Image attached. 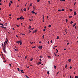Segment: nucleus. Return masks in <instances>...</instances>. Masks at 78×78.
Returning <instances> with one entry per match:
<instances>
[{"label":"nucleus","mask_w":78,"mask_h":78,"mask_svg":"<svg viewBox=\"0 0 78 78\" xmlns=\"http://www.w3.org/2000/svg\"><path fill=\"white\" fill-rule=\"evenodd\" d=\"M8 39L7 38H6V40L4 42V47L5 46V45L6 44H7V42H8Z\"/></svg>","instance_id":"f257e3e1"},{"label":"nucleus","mask_w":78,"mask_h":78,"mask_svg":"<svg viewBox=\"0 0 78 78\" xmlns=\"http://www.w3.org/2000/svg\"><path fill=\"white\" fill-rule=\"evenodd\" d=\"M3 51H4V52H5V53H6V49H5V47H3Z\"/></svg>","instance_id":"f03ea898"},{"label":"nucleus","mask_w":78,"mask_h":78,"mask_svg":"<svg viewBox=\"0 0 78 78\" xmlns=\"http://www.w3.org/2000/svg\"><path fill=\"white\" fill-rule=\"evenodd\" d=\"M20 19H21V20H24V18H23V16H21L20 17Z\"/></svg>","instance_id":"7ed1b4c3"},{"label":"nucleus","mask_w":78,"mask_h":78,"mask_svg":"<svg viewBox=\"0 0 78 78\" xmlns=\"http://www.w3.org/2000/svg\"><path fill=\"white\" fill-rule=\"evenodd\" d=\"M16 41V43H17V44H20V41Z\"/></svg>","instance_id":"20e7f679"},{"label":"nucleus","mask_w":78,"mask_h":78,"mask_svg":"<svg viewBox=\"0 0 78 78\" xmlns=\"http://www.w3.org/2000/svg\"><path fill=\"white\" fill-rule=\"evenodd\" d=\"M39 48L40 49H42V46H40Z\"/></svg>","instance_id":"39448f33"},{"label":"nucleus","mask_w":78,"mask_h":78,"mask_svg":"<svg viewBox=\"0 0 78 78\" xmlns=\"http://www.w3.org/2000/svg\"><path fill=\"white\" fill-rule=\"evenodd\" d=\"M37 64H38V65H39L40 64H41V62H38V63H37Z\"/></svg>","instance_id":"423d86ee"},{"label":"nucleus","mask_w":78,"mask_h":78,"mask_svg":"<svg viewBox=\"0 0 78 78\" xmlns=\"http://www.w3.org/2000/svg\"><path fill=\"white\" fill-rule=\"evenodd\" d=\"M20 45H22V41H20Z\"/></svg>","instance_id":"0eeeda50"},{"label":"nucleus","mask_w":78,"mask_h":78,"mask_svg":"<svg viewBox=\"0 0 78 78\" xmlns=\"http://www.w3.org/2000/svg\"><path fill=\"white\" fill-rule=\"evenodd\" d=\"M72 61V60H71V59H68V61H69V62H71V61Z\"/></svg>","instance_id":"6e6552de"},{"label":"nucleus","mask_w":78,"mask_h":78,"mask_svg":"<svg viewBox=\"0 0 78 78\" xmlns=\"http://www.w3.org/2000/svg\"><path fill=\"white\" fill-rule=\"evenodd\" d=\"M0 25H2V26H4V25L2 23H0Z\"/></svg>","instance_id":"1a4fd4ad"},{"label":"nucleus","mask_w":78,"mask_h":78,"mask_svg":"<svg viewBox=\"0 0 78 78\" xmlns=\"http://www.w3.org/2000/svg\"><path fill=\"white\" fill-rule=\"evenodd\" d=\"M76 25V23H75L74 25H73V27H75V26Z\"/></svg>","instance_id":"9d476101"},{"label":"nucleus","mask_w":78,"mask_h":78,"mask_svg":"<svg viewBox=\"0 0 78 78\" xmlns=\"http://www.w3.org/2000/svg\"><path fill=\"white\" fill-rule=\"evenodd\" d=\"M21 73H24V72H23V70H21Z\"/></svg>","instance_id":"9b49d317"},{"label":"nucleus","mask_w":78,"mask_h":78,"mask_svg":"<svg viewBox=\"0 0 78 78\" xmlns=\"http://www.w3.org/2000/svg\"><path fill=\"white\" fill-rule=\"evenodd\" d=\"M66 23H67V21H68V20H67V19H66Z\"/></svg>","instance_id":"f8f14e48"},{"label":"nucleus","mask_w":78,"mask_h":78,"mask_svg":"<svg viewBox=\"0 0 78 78\" xmlns=\"http://www.w3.org/2000/svg\"><path fill=\"white\" fill-rule=\"evenodd\" d=\"M32 13H33V14H34V13H35V12H34V10H33Z\"/></svg>","instance_id":"ddd939ff"},{"label":"nucleus","mask_w":78,"mask_h":78,"mask_svg":"<svg viewBox=\"0 0 78 78\" xmlns=\"http://www.w3.org/2000/svg\"><path fill=\"white\" fill-rule=\"evenodd\" d=\"M67 65L66 64L65 66V69H67Z\"/></svg>","instance_id":"4468645a"},{"label":"nucleus","mask_w":78,"mask_h":78,"mask_svg":"<svg viewBox=\"0 0 78 78\" xmlns=\"http://www.w3.org/2000/svg\"><path fill=\"white\" fill-rule=\"evenodd\" d=\"M45 36V35H43L42 37L43 39H44V37Z\"/></svg>","instance_id":"2eb2a0df"},{"label":"nucleus","mask_w":78,"mask_h":78,"mask_svg":"<svg viewBox=\"0 0 78 78\" xmlns=\"http://www.w3.org/2000/svg\"><path fill=\"white\" fill-rule=\"evenodd\" d=\"M74 15H76V12L75 11L74 13Z\"/></svg>","instance_id":"dca6fc26"},{"label":"nucleus","mask_w":78,"mask_h":78,"mask_svg":"<svg viewBox=\"0 0 78 78\" xmlns=\"http://www.w3.org/2000/svg\"><path fill=\"white\" fill-rule=\"evenodd\" d=\"M11 4L10 3H9V6H11Z\"/></svg>","instance_id":"f3484780"},{"label":"nucleus","mask_w":78,"mask_h":78,"mask_svg":"<svg viewBox=\"0 0 78 78\" xmlns=\"http://www.w3.org/2000/svg\"><path fill=\"white\" fill-rule=\"evenodd\" d=\"M47 73L48 74H50V73H49V71L47 72Z\"/></svg>","instance_id":"a211bd4d"},{"label":"nucleus","mask_w":78,"mask_h":78,"mask_svg":"<svg viewBox=\"0 0 78 78\" xmlns=\"http://www.w3.org/2000/svg\"><path fill=\"white\" fill-rule=\"evenodd\" d=\"M30 61H32V60H33V58H32L30 59Z\"/></svg>","instance_id":"6ab92c4d"},{"label":"nucleus","mask_w":78,"mask_h":78,"mask_svg":"<svg viewBox=\"0 0 78 78\" xmlns=\"http://www.w3.org/2000/svg\"><path fill=\"white\" fill-rule=\"evenodd\" d=\"M29 27H30L29 28V29H30V28H31V26H29Z\"/></svg>","instance_id":"aec40b11"},{"label":"nucleus","mask_w":78,"mask_h":78,"mask_svg":"<svg viewBox=\"0 0 78 78\" xmlns=\"http://www.w3.org/2000/svg\"><path fill=\"white\" fill-rule=\"evenodd\" d=\"M26 8H25L24 9V11H26Z\"/></svg>","instance_id":"412c9836"},{"label":"nucleus","mask_w":78,"mask_h":78,"mask_svg":"<svg viewBox=\"0 0 78 78\" xmlns=\"http://www.w3.org/2000/svg\"><path fill=\"white\" fill-rule=\"evenodd\" d=\"M32 6V4H30L29 6Z\"/></svg>","instance_id":"4be33fe9"},{"label":"nucleus","mask_w":78,"mask_h":78,"mask_svg":"<svg viewBox=\"0 0 78 78\" xmlns=\"http://www.w3.org/2000/svg\"><path fill=\"white\" fill-rule=\"evenodd\" d=\"M48 27L49 28H50V27H51V25H50L48 26Z\"/></svg>","instance_id":"5701e85b"},{"label":"nucleus","mask_w":78,"mask_h":78,"mask_svg":"<svg viewBox=\"0 0 78 78\" xmlns=\"http://www.w3.org/2000/svg\"><path fill=\"white\" fill-rule=\"evenodd\" d=\"M54 68L55 69H56V66L55 65L54 66Z\"/></svg>","instance_id":"b1692460"},{"label":"nucleus","mask_w":78,"mask_h":78,"mask_svg":"<svg viewBox=\"0 0 78 78\" xmlns=\"http://www.w3.org/2000/svg\"><path fill=\"white\" fill-rule=\"evenodd\" d=\"M61 11H64V9H62Z\"/></svg>","instance_id":"393cba45"},{"label":"nucleus","mask_w":78,"mask_h":78,"mask_svg":"<svg viewBox=\"0 0 78 78\" xmlns=\"http://www.w3.org/2000/svg\"><path fill=\"white\" fill-rule=\"evenodd\" d=\"M56 39H59V37L58 36L57 37Z\"/></svg>","instance_id":"a878e982"},{"label":"nucleus","mask_w":78,"mask_h":78,"mask_svg":"<svg viewBox=\"0 0 78 78\" xmlns=\"http://www.w3.org/2000/svg\"><path fill=\"white\" fill-rule=\"evenodd\" d=\"M37 31V30H34V33H36Z\"/></svg>","instance_id":"bb28decb"},{"label":"nucleus","mask_w":78,"mask_h":78,"mask_svg":"<svg viewBox=\"0 0 78 78\" xmlns=\"http://www.w3.org/2000/svg\"><path fill=\"white\" fill-rule=\"evenodd\" d=\"M17 69H18V71H19L20 70V69H19V68H17Z\"/></svg>","instance_id":"cd10ccee"},{"label":"nucleus","mask_w":78,"mask_h":78,"mask_svg":"<svg viewBox=\"0 0 78 78\" xmlns=\"http://www.w3.org/2000/svg\"><path fill=\"white\" fill-rule=\"evenodd\" d=\"M75 5H76V2H75L74 4V5L75 6Z\"/></svg>","instance_id":"c85d7f7f"},{"label":"nucleus","mask_w":78,"mask_h":78,"mask_svg":"<svg viewBox=\"0 0 78 78\" xmlns=\"http://www.w3.org/2000/svg\"><path fill=\"white\" fill-rule=\"evenodd\" d=\"M58 11H60V12H61V10L58 9Z\"/></svg>","instance_id":"c756f323"},{"label":"nucleus","mask_w":78,"mask_h":78,"mask_svg":"<svg viewBox=\"0 0 78 78\" xmlns=\"http://www.w3.org/2000/svg\"><path fill=\"white\" fill-rule=\"evenodd\" d=\"M75 78H78V76H75Z\"/></svg>","instance_id":"7c9ffc66"},{"label":"nucleus","mask_w":78,"mask_h":78,"mask_svg":"<svg viewBox=\"0 0 78 78\" xmlns=\"http://www.w3.org/2000/svg\"><path fill=\"white\" fill-rule=\"evenodd\" d=\"M25 76H26V77H27V78H29V77H28V76L27 75H26Z\"/></svg>","instance_id":"2f4dec72"},{"label":"nucleus","mask_w":78,"mask_h":78,"mask_svg":"<svg viewBox=\"0 0 78 78\" xmlns=\"http://www.w3.org/2000/svg\"><path fill=\"white\" fill-rule=\"evenodd\" d=\"M70 23H71V24H72V23H73V21H71V22H70Z\"/></svg>","instance_id":"473e14b6"},{"label":"nucleus","mask_w":78,"mask_h":78,"mask_svg":"<svg viewBox=\"0 0 78 78\" xmlns=\"http://www.w3.org/2000/svg\"><path fill=\"white\" fill-rule=\"evenodd\" d=\"M33 29H34V28H32L30 29L31 30H33Z\"/></svg>","instance_id":"72a5a7b5"},{"label":"nucleus","mask_w":78,"mask_h":78,"mask_svg":"<svg viewBox=\"0 0 78 78\" xmlns=\"http://www.w3.org/2000/svg\"><path fill=\"white\" fill-rule=\"evenodd\" d=\"M69 10H70V11H71V12L72 11V9H70Z\"/></svg>","instance_id":"f704fd0d"},{"label":"nucleus","mask_w":78,"mask_h":78,"mask_svg":"<svg viewBox=\"0 0 78 78\" xmlns=\"http://www.w3.org/2000/svg\"><path fill=\"white\" fill-rule=\"evenodd\" d=\"M48 3H49V4H51V3H50V1H48Z\"/></svg>","instance_id":"c9c22d12"},{"label":"nucleus","mask_w":78,"mask_h":78,"mask_svg":"<svg viewBox=\"0 0 78 78\" xmlns=\"http://www.w3.org/2000/svg\"><path fill=\"white\" fill-rule=\"evenodd\" d=\"M16 27H19V26L18 25H16Z\"/></svg>","instance_id":"e433bc0d"},{"label":"nucleus","mask_w":78,"mask_h":78,"mask_svg":"<svg viewBox=\"0 0 78 78\" xmlns=\"http://www.w3.org/2000/svg\"><path fill=\"white\" fill-rule=\"evenodd\" d=\"M27 58V56H26L25 57V59H26Z\"/></svg>","instance_id":"4c0bfd02"},{"label":"nucleus","mask_w":78,"mask_h":78,"mask_svg":"<svg viewBox=\"0 0 78 78\" xmlns=\"http://www.w3.org/2000/svg\"><path fill=\"white\" fill-rule=\"evenodd\" d=\"M19 19H20V18H17V20H19Z\"/></svg>","instance_id":"58836bf2"},{"label":"nucleus","mask_w":78,"mask_h":78,"mask_svg":"<svg viewBox=\"0 0 78 78\" xmlns=\"http://www.w3.org/2000/svg\"><path fill=\"white\" fill-rule=\"evenodd\" d=\"M37 2H40V1L39 0H37Z\"/></svg>","instance_id":"ea45409f"},{"label":"nucleus","mask_w":78,"mask_h":78,"mask_svg":"<svg viewBox=\"0 0 78 78\" xmlns=\"http://www.w3.org/2000/svg\"><path fill=\"white\" fill-rule=\"evenodd\" d=\"M72 16H69V18L70 19V18H72Z\"/></svg>","instance_id":"a19ab883"},{"label":"nucleus","mask_w":78,"mask_h":78,"mask_svg":"<svg viewBox=\"0 0 78 78\" xmlns=\"http://www.w3.org/2000/svg\"><path fill=\"white\" fill-rule=\"evenodd\" d=\"M22 34V35H25V34Z\"/></svg>","instance_id":"79ce46f5"},{"label":"nucleus","mask_w":78,"mask_h":78,"mask_svg":"<svg viewBox=\"0 0 78 78\" xmlns=\"http://www.w3.org/2000/svg\"><path fill=\"white\" fill-rule=\"evenodd\" d=\"M1 27H2V28H5V27H4L1 26Z\"/></svg>","instance_id":"37998d69"},{"label":"nucleus","mask_w":78,"mask_h":78,"mask_svg":"<svg viewBox=\"0 0 78 78\" xmlns=\"http://www.w3.org/2000/svg\"><path fill=\"white\" fill-rule=\"evenodd\" d=\"M69 69H72V66H70L69 67Z\"/></svg>","instance_id":"c03bdc74"},{"label":"nucleus","mask_w":78,"mask_h":78,"mask_svg":"<svg viewBox=\"0 0 78 78\" xmlns=\"http://www.w3.org/2000/svg\"><path fill=\"white\" fill-rule=\"evenodd\" d=\"M29 33H31V31H30V30H29Z\"/></svg>","instance_id":"a18cd8bd"},{"label":"nucleus","mask_w":78,"mask_h":78,"mask_svg":"<svg viewBox=\"0 0 78 78\" xmlns=\"http://www.w3.org/2000/svg\"><path fill=\"white\" fill-rule=\"evenodd\" d=\"M59 73V71H58V72H57V74H58V73Z\"/></svg>","instance_id":"49530a36"},{"label":"nucleus","mask_w":78,"mask_h":78,"mask_svg":"<svg viewBox=\"0 0 78 78\" xmlns=\"http://www.w3.org/2000/svg\"><path fill=\"white\" fill-rule=\"evenodd\" d=\"M51 43H53V41H52V40H51Z\"/></svg>","instance_id":"de8ad7c7"},{"label":"nucleus","mask_w":78,"mask_h":78,"mask_svg":"<svg viewBox=\"0 0 78 78\" xmlns=\"http://www.w3.org/2000/svg\"><path fill=\"white\" fill-rule=\"evenodd\" d=\"M66 1V0H62V2H65Z\"/></svg>","instance_id":"09e8293b"},{"label":"nucleus","mask_w":78,"mask_h":78,"mask_svg":"<svg viewBox=\"0 0 78 78\" xmlns=\"http://www.w3.org/2000/svg\"><path fill=\"white\" fill-rule=\"evenodd\" d=\"M40 58H42V56H40Z\"/></svg>","instance_id":"8fccbe9b"},{"label":"nucleus","mask_w":78,"mask_h":78,"mask_svg":"<svg viewBox=\"0 0 78 78\" xmlns=\"http://www.w3.org/2000/svg\"><path fill=\"white\" fill-rule=\"evenodd\" d=\"M10 3H12V1H10Z\"/></svg>","instance_id":"3c124183"},{"label":"nucleus","mask_w":78,"mask_h":78,"mask_svg":"<svg viewBox=\"0 0 78 78\" xmlns=\"http://www.w3.org/2000/svg\"><path fill=\"white\" fill-rule=\"evenodd\" d=\"M4 29H5V30H6V27H4Z\"/></svg>","instance_id":"603ef678"},{"label":"nucleus","mask_w":78,"mask_h":78,"mask_svg":"<svg viewBox=\"0 0 78 78\" xmlns=\"http://www.w3.org/2000/svg\"><path fill=\"white\" fill-rule=\"evenodd\" d=\"M43 31H45V29H44L43 30Z\"/></svg>","instance_id":"864d4df0"},{"label":"nucleus","mask_w":78,"mask_h":78,"mask_svg":"<svg viewBox=\"0 0 78 78\" xmlns=\"http://www.w3.org/2000/svg\"><path fill=\"white\" fill-rule=\"evenodd\" d=\"M69 77H70V78H72V76H69Z\"/></svg>","instance_id":"5fc2aeb1"},{"label":"nucleus","mask_w":78,"mask_h":78,"mask_svg":"<svg viewBox=\"0 0 78 78\" xmlns=\"http://www.w3.org/2000/svg\"><path fill=\"white\" fill-rule=\"evenodd\" d=\"M27 3H26V4L25 5V6H27Z\"/></svg>","instance_id":"6e6d98bb"},{"label":"nucleus","mask_w":78,"mask_h":78,"mask_svg":"<svg viewBox=\"0 0 78 78\" xmlns=\"http://www.w3.org/2000/svg\"><path fill=\"white\" fill-rule=\"evenodd\" d=\"M48 58H50V56H48Z\"/></svg>","instance_id":"4d7b16f0"},{"label":"nucleus","mask_w":78,"mask_h":78,"mask_svg":"<svg viewBox=\"0 0 78 78\" xmlns=\"http://www.w3.org/2000/svg\"><path fill=\"white\" fill-rule=\"evenodd\" d=\"M35 48V47H32L33 48Z\"/></svg>","instance_id":"13d9d810"},{"label":"nucleus","mask_w":78,"mask_h":78,"mask_svg":"<svg viewBox=\"0 0 78 78\" xmlns=\"http://www.w3.org/2000/svg\"><path fill=\"white\" fill-rule=\"evenodd\" d=\"M43 19H44V16H43Z\"/></svg>","instance_id":"bf43d9fd"},{"label":"nucleus","mask_w":78,"mask_h":78,"mask_svg":"<svg viewBox=\"0 0 78 78\" xmlns=\"http://www.w3.org/2000/svg\"><path fill=\"white\" fill-rule=\"evenodd\" d=\"M9 66H10V67H11V64H9Z\"/></svg>","instance_id":"052dcab7"},{"label":"nucleus","mask_w":78,"mask_h":78,"mask_svg":"<svg viewBox=\"0 0 78 78\" xmlns=\"http://www.w3.org/2000/svg\"><path fill=\"white\" fill-rule=\"evenodd\" d=\"M30 21H30H31V19H29Z\"/></svg>","instance_id":"680f3d73"},{"label":"nucleus","mask_w":78,"mask_h":78,"mask_svg":"<svg viewBox=\"0 0 78 78\" xmlns=\"http://www.w3.org/2000/svg\"><path fill=\"white\" fill-rule=\"evenodd\" d=\"M69 43H67V45H69Z\"/></svg>","instance_id":"e2e57ef3"},{"label":"nucleus","mask_w":78,"mask_h":78,"mask_svg":"<svg viewBox=\"0 0 78 78\" xmlns=\"http://www.w3.org/2000/svg\"><path fill=\"white\" fill-rule=\"evenodd\" d=\"M47 19H48V16H47Z\"/></svg>","instance_id":"0e129e2a"},{"label":"nucleus","mask_w":78,"mask_h":78,"mask_svg":"<svg viewBox=\"0 0 78 78\" xmlns=\"http://www.w3.org/2000/svg\"><path fill=\"white\" fill-rule=\"evenodd\" d=\"M39 61H42V60H41V59H39Z\"/></svg>","instance_id":"69168bd1"},{"label":"nucleus","mask_w":78,"mask_h":78,"mask_svg":"<svg viewBox=\"0 0 78 78\" xmlns=\"http://www.w3.org/2000/svg\"><path fill=\"white\" fill-rule=\"evenodd\" d=\"M31 44H33V42H32V43H31Z\"/></svg>","instance_id":"338daca9"},{"label":"nucleus","mask_w":78,"mask_h":78,"mask_svg":"<svg viewBox=\"0 0 78 78\" xmlns=\"http://www.w3.org/2000/svg\"><path fill=\"white\" fill-rule=\"evenodd\" d=\"M48 44H49V41H48Z\"/></svg>","instance_id":"774afa93"}]
</instances>
